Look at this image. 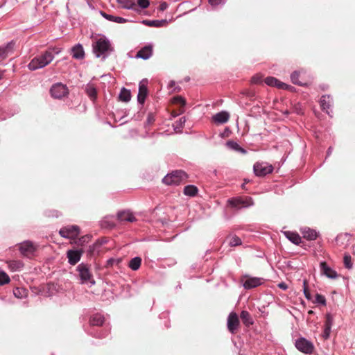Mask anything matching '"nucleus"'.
Wrapping results in <instances>:
<instances>
[{
    "instance_id": "f257e3e1",
    "label": "nucleus",
    "mask_w": 355,
    "mask_h": 355,
    "mask_svg": "<svg viewBox=\"0 0 355 355\" xmlns=\"http://www.w3.org/2000/svg\"><path fill=\"white\" fill-rule=\"evenodd\" d=\"M89 324L88 334L94 338H103L110 333L109 325L105 324V317L101 313H96L91 315Z\"/></svg>"
},
{
    "instance_id": "f03ea898",
    "label": "nucleus",
    "mask_w": 355,
    "mask_h": 355,
    "mask_svg": "<svg viewBox=\"0 0 355 355\" xmlns=\"http://www.w3.org/2000/svg\"><path fill=\"white\" fill-rule=\"evenodd\" d=\"M114 47L110 39L104 35L96 39L92 43V52L96 58L105 60L113 52Z\"/></svg>"
},
{
    "instance_id": "7ed1b4c3",
    "label": "nucleus",
    "mask_w": 355,
    "mask_h": 355,
    "mask_svg": "<svg viewBox=\"0 0 355 355\" xmlns=\"http://www.w3.org/2000/svg\"><path fill=\"white\" fill-rule=\"evenodd\" d=\"M54 58V55L50 50L45 51L41 55L33 58L27 65L31 71L42 69L50 64Z\"/></svg>"
},
{
    "instance_id": "20e7f679",
    "label": "nucleus",
    "mask_w": 355,
    "mask_h": 355,
    "mask_svg": "<svg viewBox=\"0 0 355 355\" xmlns=\"http://www.w3.org/2000/svg\"><path fill=\"white\" fill-rule=\"evenodd\" d=\"M187 173L183 170H175L166 174L162 182L166 185H179L188 178Z\"/></svg>"
},
{
    "instance_id": "39448f33",
    "label": "nucleus",
    "mask_w": 355,
    "mask_h": 355,
    "mask_svg": "<svg viewBox=\"0 0 355 355\" xmlns=\"http://www.w3.org/2000/svg\"><path fill=\"white\" fill-rule=\"evenodd\" d=\"M227 205L231 208L239 210L248 208L254 205V200L250 196H237L230 198L227 201Z\"/></svg>"
},
{
    "instance_id": "423d86ee",
    "label": "nucleus",
    "mask_w": 355,
    "mask_h": 355,
    "mask_svg": "<svg viewBox=\"0 0 355 355\" xmlns=\"http://www.w3.org/2000/svg\"><path fill=\"white\" fill-rule=\"evenodd\" d=\"M76 270L78 272V276L82 284H90L91 286L95 284V281L90 270V266L88 263H80L76 267Z\"/></svg>"
},
{
    "instance_id": "0eeeda50",
    "label": "nucleus",
    "mask_w": 355,
    "mask_h": 355,
    "mask_svg": "<svg viewBox=\"0 0 355 355\" xmlns=\"http://www.w3.org/2000/svg\"><path fill=\"white\" fill-rule=\"evenodd\" d=\"M51 96L53 98L61 99L69 94V89L66 85L61 83L53 84L50 88Z\"/></svg>"
},
{
    "instance_id": "6e6552de",
    "label": "nucleus",
    "mask_w": 355,
    "mask_h": 355,
    "mask_svg": "<svg viewBox=\"0 0 355 355\" xmlns=\"http://www.w3.org/2000/svg\"><path fill=\"white\" fill-rule=\"evenodd\" d=\"M295 346L300 352L306 354H310L314 350L313 343L304 337H300L295 340Z\"/></svg>"
},
{
    "instance_id": "1a4fd4ad",
    "label": "nucleus",
    "mask_w": 355,
    "mask_h": 355,
    "mask_svg": "<svg viewBox=\"0 0 355 355\" xmlns=\"http://www.w3.org/2000/svg\"><path fill=\"white\" fill-rule=\"evenodd\" d=\"M273 166L266 162H257L254 164L253 170L256 176L263 177L273 171Z\"/></svg>"
},
{
    "instance_id": "9d476101",
    "label": "nucleus",
    "mask_w": 355,
    "mask_h": 355,
    "mask_svg": "<svg viewBox=\"0 0 355 355\" xmlns=\"http://www.w3.org/2000/svg\"><path fill=\"white\" fill-rule=\"evenodd\" d=\"M84 252L83 248H73L69 249L66 253L68 263L71 266H75L80 260Z\"/></svg>"
},
{
    "instance_id": "9b49d317",
    "label": "nucleus",
    "mask_w": 355,
    "mask_h": 355,
    "mask_svg": "<svg viewBox=\"0 0 355 355\" xmlns=\"http://www.w3.org/2000/svg\"><path fill=\"white\" fill-rule=\"evenodd\" d=\"M80 232L79 226L76 225H67L62 227L60 231V235L66 239H73L77 237Z\"/></svg>"
},
{
    "instance_id": "f8f14e48",
    "label": "nucleus",
    "mask_w": 355,
    "mask_h": 355,
    "mask_svg": "<svg viewBox=\"0 0 355 355\" xmlns=\"http://www.w3.org/2000/svg\"><path fill=\"white\" fill-rule=\"evenodd\" d=\"M148 80L146 78L141 80L139 84V91L137 94V102L139 104L143 105L148 95Z\"/></svg>"
},
{
    "instance_id": "ddd939ff",
    "label": "nucleus",
    "mask_w": 355,
    "mask_h": 355,
    "mask_svg": "<svg viewBox=\"0 0 355 355\" xmlns=\"http://www.w3.org/2000/svg\"><path fill=\"white\" fill-rule=\"evenodd\" d=\"M17 41L12 40L10 42L0 46V60L6 59L10 55L14 53Z\"/></svg>"
},
{
    "instance_id": "4468645a",
    "label": "nucleus",
    "mask_w": 355,
    "mask_h": 355,
    "mask_svg": "<svg viewBox=\"0 0 355 355\" xmlns=\"http://www.w3.org/2000/svg\"><path fill=\"white\" fill-rule=\"evenodd\" d=\"M320 105L323 112H325L331 118L333 117L331 109L333 106V98L330 95H322L320 98Z\"/></svg>"
},
{
    "instance_id": "2eb2a0df",
    "label": "nucleus",
    "mask_w": 355,
    "mask_h": 355,
    "mask_svg": "<svg viewBox=\"0 0 355 355\" xmlns=\"http://www.w3.org/2000/svg\"><path fill=\"white\" fill-rule=\"evenodd\" d=\"M262 280V278L245 275L242 279V284L245 289L250 290L261 285Z\"/></svg>"
},
{
    "instance_id": "dca6fc26",
    "label": "nucleus",
    "mask_w": 355,
    "mask_h": 355,
    "mask_svg": "<svg viewBox=\"0 0 355 355\" xmlns=\"http://www.w3.org/2000/svg\"><path fill=\"white\" fill-rule=\"evenodd\" d=\"M264 83L268 86L275 87L278 89L291 90L294 88L293 86L281 82L277 78L272 76L266 77L264 80Z\"/></svg>"
},
{
    "instance_id": "f3484780",
    "label": "nucleus",
    "mask_w": 355,
    "mask_h": 355,
    "mask_svg": "<svg viewBox=\"0 0 355 355\" xmlns=\"http://www.w3.org/2000/svg\"><path fill=\"white\" fill-rule=\"evenodd\" d=\"M239 325V319L235 312H231L227 318V329L231 334H235Z\"/></svg>"
},
{
    "instance_id": "a211bd4d",
    "label": "nucleus",
    "mask_w": 355,
    "mask_h": 355,
    "mask_svg": "<svg viewBox=\"0 0 355 355\" xmlns=\"http://www.w3.org/2000/svg\"><path fill=\"white\" fill-rule=\"evenodd\" d=\"M153 44L150 43L141 47L137 53L136 58L144 60L149 59L153 55Z\"/></svg>"
},
{
    "instance_id": "6ab92c4d",
    "label": "nucleus",
    "mask_w": 355,
    "mask_h": 355,
    "mask_svg": "<svg viewBox=\"0 0 355 355\" xmlns=\"http://www.w3.org/2000/svg\"><path fill=\"white\" fill-rule=\"evenodd\" d=\"M321 273L325 275L327 278L335 279L338 277L337 272L328 266L327 262L321 261L320 263Z\"/></svg>"
},
{
    "instance_id": "aec40b11",
    "label": "nucleus",
    "mask_w": 355,
    "mask_h": 355,
    "mask_svg": "<svg viewBox=\"0 0 355 355\" xmlns=\"http://www.w3.org/2000/svg\"><path fill=\"white\" fill-rule=\"evenodd\" d=\"M300 232L302 236L308 241H315L320 236L319 232L308 227H302Z\"/></svg>"
},
{
    "instance_id": "412c9836",
    "label": "nucleus",
    "mask_w": 355,
    "mask_h": 355,
    "mask_svg": "<svg viewBox=\"0 0 355 355\" xmlns=\"http://www.w3.org/2000/svg\"><path fill=\"white\" fill-rule=\"evenodd\" d=\"M19 250L22 255L33 254L36 250L33 242L31 241H25L20 243Z\"/></svg>"
},
{
    "instance_id": "4be33fe9",
    "label": "nucleus",
    "mask_w": 355,
    "mask_h": 355,
    "mask_svg": "<svg viewBox=\"0 0 355 355\" xmlns=\"http://www.w3.org/2000/svg\"><path fill=\"white\" fill-rule=\"evenodd\" d=\"M72 58L76 60H83L85 58V51L81 44H75L71 49Z\"/></svg>"
},
{
    "instance_id": "5701e85b",
    "label": "nucleus",
    "mask_w": 355,
    "mask_h": 355,
    "mask_svg": "<svg viewBox=\"0 0 355 355\" xmlns=\"http://www.w3.org/2000/svg\"><path fill=\"white\" fill-rule=\"evenodd\" d=\"M116 218L119 221L135 222L136 218L129 211L122 210L117 212Z\"/></svg>"
},
{
    "instance_id": "b1692460",
    "label": "nucleus",
    "mask_w": 355,
    "mask_h": 355,
    "mask_svg": "<svg viewBox=\"0 0 355 355\" xmlns=\"http://www.w3.org/2000/svg\"><path fill=\"white\" fill-rule=\"evenodd\" d=\"M116 2L120 4L123 9L132 10L137 13L140 12V10L136 7V3L134 0H116Z\"/></svg>"
},
{
    "instance_id": "393cba45",
    "label": "nucleus",
    "mask_w": 355,
    "mask_h": 355,
    "mask_svg": "<svg viewBox=\"0 0 355 355\" xmlns=\"http://www.w3.org/2000/svg\"><path fill=\"white\" fill-rule=\"evenodd\" d=\"M100 14L104 19H105L110 21H112V22L118 23V24H123V23H126L128 21V19H127L125 18H123L121 17H118V16H114V15H112L110 14H107L105 12L102 11V10L100 11Z\"/></svg>"
},
{
    "instance_id": "a878e982",
    "label": "nucleus",
    "mask_w": 355,
    "mask_h": 355,
    "mask_svg": "<svg viewBox=\"0 0 355 355\" xmlns=\"http://www.w3.org/2000/svg\"><path fill=\"white\" fill-rule=\"evenodd\" d=\"M213 121L218 124H223L230 119V114L227 111H221L212 116Z\"/></svg>"
},
{
    "instance_id": "bb28decb",
    "label": "nucleus",
    "mask_w": 355,
    "mask_h": 355,
    "mask_svg": "<svg viewBox=\"0 0 355 355\" xmlns=\"http://www.w3.org/2000/svg\"><path fill=\"white\" fill-rule=\"evenodd\" d=\"M141 24L150 26V27H156L159 28L162 27L168 24L167 19H155V20H148L144 19L141 21Z\"/></svg>"
},
{
    "instance_id": "cd10ccee",
    "label": "nucleus",
    "mask_w": 355,
    "mask_h": 355,
    "mask_svg": "<svg viewBox=\"0 0 355 355\" xmlns=\"http://www.w3.org/2000/svg\"><path fill=\"white\" fill-rule=\"evenodd\" d=\"M284 234L288 240L295 245H298L302 241L300 236L295 232L285 231Z\"/></svg>"
},
{
    "instance_id": "c85d7f7f",
    "label": "nucleus",
    "mask_w": 355,
    "mask_h": 355,
    "mask_svg": "<svg viewBox=\"0 0 355 355\" xmlns=\"http://www.w3.org/2000/svg\"><path fill=\"white\" fill-rule=\"evenodd\" d=\"M102 228L112 229L116 226L115 218L114 216H106L101 221Z\"/></svg>"
},
{
    "instance_id": "c756f323",
    "label": "nucleus",
    "mask_w": 355,
    "mask_h": 355,
    "mask_svg": "<svg viewBox=\"0 0 355 355\" xmlns=\"http://www.w3.org/2000/svg\"><path fill=\"white\" fill-rule=\"evenodd\" d=\"M85 90L89 98L94 102L97 98V90L96 87L92 84H87Z\"/></svg>"
},
{
    "instance_id": "7c9ffc66",
    "label": "nucleus",
    "mask_w": 355,
    "mask_h": 355,
    "mask_svg": "<svg viewBox=\"0 0 355 355\" xmlns=\"http://www.w3.org/2000/svg\"><path fill=\"white\" fill-rule=\"evenodd\" d=\"M198 192V189L193 184H189L184 187L183 193L189 197H195Z\"/></svg>"
},
{
    "instance_id": "2f4dec72",
    "label": "nucleus",
    "mask_w": 355,
    "mask_h": 355,
    "mask_svg": "<svg viewBox=\"0 0 355 355\" xmlns=\"http://www.w3.org/2000/svg\"><path fill=\"white\" fill-rule=\"evenodd\" d=\"M142 259L140 257H135L132 258L128 263V267L133 271L137 270L141 264Z\"/></svg>"
},
{
    "instance_id": "473e14b6",
    "label": "nucleus",
    "mask_w": 355,
    "mask_h": 355,
    "mask_svg": "<svg viewBox=\"0 0 355 355\" xmlns=\"http://www.w3.org/2000/svg\"><path fill=\"white\" fill-rule=\"evenodd\" d=\"M240 318L243 323L247 327H249L253 324V320L248 311L243 310L240 314Z\"/></svg>"
},
{
    "instance_id": "72a5a7b5",
    "label": "nucleus",
    "mask_w": 355,
    "mask_h": 355,
    "mask_svg": "<svg viewBox=\"0 0 355 355\" xmlns=\"http://www.w3.org/2000/svg\"><path fill=\"white\" fill-rule=\"evenodd\" d=\"M119 98L121 101L128 103L131 99V92L130 90L122 87L121 92L119 94Z\"/></svg>"
},
{
    "instance_id": "f704fd0d",
    "label": "nucleus",
    "mask_w": 355,
    "mask_h": 355,
    "mask_svg": "<svg viewBox=\"0 0 355 355\" xmlns=\"http://www.w3.org/2000/svg\"><path fill=\"white\" fill-rule=\"evenodd\" d=\"M92 236L89 234L84 235L80 237L77 241H75V243L78 246L83 248L86 243H87L91 239Z\"/></svg>"
},
{
    "instance_id": "c9c22d12",
    "label": "nucleus",
    "mask_w": 355,
    "mask_h": 355,
    "mask_svg": "<svg viewBox=\"0 0 355 355\" xmlns=\"http://www.w3.org/2000/svg\"><path fill=\"white\" fill-rule=\"evenodd\" d=\"M227 239H229V245L231 247H236L242 244L241 239L236 235L228 236Z\"/></svg>"
},
{
    "instance_id": "e433bc0d",
    "label": "nucleus",
    "mask_w": 355,
    "mask_h": 355,
    "mask_svg": "<svg viewBox=\"0 0 355 355\" xmlns=\"http://www.w3.org/2000/svg\"><path fill=\"white\" fill-rule=\"evenodd\" d=\"M300 72L298 71H294L291 74V82L296 85L304 86L306 84L299 80Z\"/></svg>"
},
{
    "instance_id": "4c0bfd02",
    "label": "nucleus",
    "mask_w": 355,
    "mask_h": 355,
    "mask_svg": "<svg viewBox=\"0 0 355 355\" xmlns=\"http://www.w3.org/2000/svg\"><path fill=\"white\" fill-rule=\"evenodd\" d=\"M155 121V114L153 112H148L146 121L144 123L145 129H148V127L154 123Z\"/></svg>"
},
{
    "instance_id": "58836bf2",
    "label": "nucleus",
    "mask_w": 355,
    "mask_h": 355,
    "mask_svg": "<svg viewBox=\"0 0 355 355\" xmlns=\"http://www.w3.org/2000/svg\"><path fill=\"white\" fill-rule=\"evenodd\" d=\"M10 281V279L9 277V276L8 275V274L3 271V270H1L0 271V285L2 286V285H5L6 284H8Z\"/></svg>"
},
{
    "instance_id": "ea45409f",
    "label": "nucleus",
    "mask_w": 355,
    "mask_h": 355,
    "mask_svg": "<svg viewBox=\"0 0 355 355\" xmlns=\"http://www.w3.org/2000/svg\"><path fill=\"white\" fill-rule=\"evenodd\" d=\"M344 266L347 269H351L353 266L352 257L349 254H345L343 257Z\"/></svg>"
},
{
    "instance_id": "a19ab883",
    "label": "nucleus",
    "mask_w": 355,
    "mask_h": 355,
    "mask_svg": "<svg viewBox=\"0 0 355 355\" xmlns=\"http://www.w3.org/2000/svg\"><path fill=\"white\" fill-rule=\"evenodd\" d=\"M226 146L227 148H229L230 149L234 150V151H237V150L239 149L240 145L236 142V141H234L233 140H229L226 142Z\"/></svg>"
},
{
    "instance_id": "79ce46f5",
    "label": "nucleus",
    "mask_w": 355,
    "mask_h": 355,
    "mask_svg": "<svg viewBox=\"0 0 355 355\" xmlns=\"http://www.w3.org/2000/svg\"><path fill=\"white\" fill-rule=\"evenodd\" d=\"M186 122V117L182 116L178 120L175 121V125H174V129H182Z\"/></svg>"
},
{
    "instance_id": "37998d69",
    "label": "nucleus",
    "mask_w": 355,
    "mask_h": 355,
    "mask_svg": "<svg viewBox=\"0 0 355 355\" xmlns=\"http://www.w3.org/2000/svg\"><path fill=\"white\" fill-rule=\"evenodd\" d=\"M315 302L317 304H321L322 306H326V304H327V301H326L325 297L319 293H317L315 295Z\"/></svg>"
},
{
    "instance_id": "c03bdc74",
    "label": "nucleus",
    "mask_w": 355,
    "mask_h": 355,
    "mask_svg": "<svg viewBox=\"0 0 355 355\" xmlns=\"http://www.w3.org/2000/svg\"><path fill=\"white\" fill-rule=\"evenodd\" d=\"M303 291H304V295L306 299L308 300H311L312 298V296L309 292L306 280H304V282H303Z\"/></svg>"
},
{
    "instance_id": "a18cd8bd",
    "label": "nucleus",
    "mask_w": 355,
    "mask_h": 355,
    "mask_svg": "<svg viewBox=\"0 0 355 355\" xmlns=\"http://www.w3.org/2000/svg\"><path fill=\"white\" fill-rule=\"evenodd\" d=\"M334 323V318L330 313H327L325 315L324 327H332Z\"/></svg>"
},
{
    "instance_id": "49530a36",
    "label": "nucleus",
    "mask_w": 355,
    "mask_h": 355,
    "mask_svg": "<svg viewBox=\"0 0 355 355\" xmlns=\"http://www.w3.org/2000/svg\"><path fill=\"white\" fill-rule=\"evenodd\" d=\"M209 3L212 8H216L218 6L222 7L226 3V0H209Z\"/></svg>"
},
{
    "instance_id": "de8ad7c7",
    "label": "nucleus",
    "mask_w": 355,
    "mask_h": 355,
    "mask_svg": "<svg viewBox=\"0 0 355 355\" xmlns=\"http://www.w3.org/2000/svg\"><path fill=\"white\" fill-rule=\"evenodd\" d=\"M137 5L139 7V9H146L149 7L150 6V1L149 0H137Z\"/></svg>"
},
{
    "instance_id": "09e8293b",
    "label": "nucleus",
    "mask_w": 355,
    "mask_h": 355,
    "mask_svg": "<svg viewBox=\"0 0 355 355\" xmlns=\"http://www.w3.org/2000/svg\"><path fill=\"white\" fill-rule=\"evenodd\" d=\"M174 101L175 103L180 104L182 107L186 105V100L181 96H177L174 97Z\"/></svg>"
},
{
    "instance_id": "8fccbe9b",
    "label": "nucleus",
    "mask_w": 355,
    "mask_h": 355,
    "mask_svg": "<svg viewBox=\"0 0 355 355\" xmlns=\"http://www.w3.org/2000/svg\"><path fill=\"white\" fill-rule=\"evenodd\" d=\"M45 214H46V216H47L49 217H55V218H58L59 216L60 215V212L57 210L46 211L45 212Z\"/></svg>"
},
{
    "instance_id": "3c124183",
    "label": "nucleus",
    "mask_w": 355,
    "mask_h": 355,
    "mask_svg": "<svg viewBox=\"0 0 355 355\" xmlns=\"http://www.w3.org/2000/svg\"><path fill=\"white\" fill-rule=\"evenodd\" d=\"M99 247L96 245V242H94L92 245L89 246V248L87 250V252L89 254H92L98 250Z\"/></svg>"
},
{
    "instance_id": "603ef678",
    "label": "nucleus",
    "mask_w": 355,
    "mask_h": 355,
    "mask_svg": "<svg viewBox=\"0 0 355 355\" xmlns=\"http://www.w3.org/2000/svg\"><path fill=\"white\" fill-rule=\"evenodd\" d=\"M331 328L330 327H324L323 333H322V337L324 340H327L330 337Z\"/></svg>"
},
{
    "instance_id": "864d4df0",
    "label": "nucleus",
    "mask_w": 355,
    "mask_h": 355,
    "mask_svg": "<svg viewBox=\"0 0 355 355\" xmlns=\"http://www.w3.org/2000/svg\"><path fill=\"white\" fill-rule=\"evenodd\" d=\"M231 134V130L230 128L225 127L224 130L220 133V137L222 138L227 137Z\"/></svg>"
},
{
    "instance_id": "5fc2aeb1",
    "label": "nucleus",
    "mask_w": 355,
    "mask_h": 355,
    "mask_svg": "<svg viewBox=\"0 0 355 355\" xmlns=\"http://www.w3.org/2000/svg\"><path fill=\"white\" fill-rule=\"evenodd\" d=\"M262 82V80H261V77L259 75H254V76H252V83H254V84H260Z\"/></svg>"
},
{
    "instance_id": "6e6d98bb",
    "label": "nucleus",
    "mask_w": 355,
    "mask_h": 355,
    "mask_svg": "<svg viewBox=\"0 0 355 355\" xmlns=\"http://www.w3.org/2000/svg\"><path fill=\"white\" fill-rule=\"evenodd\" d=\"M12 267L17 269V270H19L21 268H22L24 266V264L22 263L21 261H13L11 265H10Z\"/></svg>"
},
{
    "instance_id": "4d7b16f0",
    "label": "nucleus",
    "mask_w": 355,
    "mask_h": 355,
    "mask_svg": "<svg viewBox=\"0 0 355 355\" xmlns=\"http://www.w3.org/2000/svg\"><path fill=\"white\" fill-rule=\"evenodd\" d=\"M168 8V4L166 1H162L158 8L159 11H164Z\"/></svg>"
},
{
    "instance_id": "13d9d810",
    "label": "nucleus",
    "mask_w": 355,
    "mask_h": 355,
    "mask_svg": "<svg viewBox=\"0 0 355 355\" xmlns=\"http://www.w3.org/2000/svg\"><path fill=\"white\" fill-rule=\"evenodd\" d=\"M95 242H96V245H98V247L100 248L102 245L107 243V239L105 238L98 239Z\"/></svg>"
},
{
    "instance_id": "bf43d9fd",
    "label": "nucleus",
    "mask_w": 355,
    "mask_h": 355,
    "mask_svg": "<svg viewBox=\"0 0 355 355\" xmlns=\"http://www.w3.org/2000/svg\"><path fill=\"white\" fill-rule=\"evenodd\" d=\"M49 50H50L53 53V54L55 53L58 55L61 52L62 49L60 47H53L52 49H49Z\"/></svg>"
},
{
    "instance_id": "052dcab7",
    "label": "nucleus",
    "mask_w": 355,
    "mask_h": 355,
    "mask_svg": "<svg viewBox=\"0 0 355 355\" xmlns=\"http://www.w3.org/2000/svg\"><path fill=\"white\" fill-rule=\"evenodd\" d=\"M278 287L284 291H286L288 288V286L285 282H280L278 284Z\"/></svg>"
},
{
    "instance_id": "680f3d73",
    "label": "nucleus",
    "mask_w": 355,
    "mask_h": 355,
    "mask_svg": "<svg viewBox=\"0 0 355 355\" xmlns=\"http://www.w3.org/2000/svg\"><path fill=\"white\" fill-rule=\"evenodd\" d=\"M119 260H116L114 258H110L107 260V263L109 266H112L115 262H119Z\"/></svg>"
},
{
    "instance_id": "e2e57ef3",
    "label": "nucleus",
    "mask_w": 355,
    "mask_h": 355,
    "mask_svg": "<svg viewBox=\"0 0 355 355\" xmlns=\"http://www.w3.org/2000/svg\"><path fill=\"white\" fill-rule=\"evenodd\" d=\"M236 152L240 153L241 154H246L247 150L240 146Z\"/></svg>"
},
{
    "instance_id": "0e129e2a",
    "label": "nucleus",
    "mask_w": 355,
    "mask_h": 355,
    "mask_svg": "<svg viewBox=\"0 0 355 355\" xmlns=\"http://www.w3.org/2000/svg\"><path fill=\"white\" fill-rule=\"evenodd\" d=\"M236 152L240 153L241 154H246L247 150L240 146Z\"/></svg>"
},
{
    "instance_id": "69168bd1",
    "label": "nucleus",
    "mask_w": 355,
    "mask_h": 355,
    "mask_svg": "<svg viewBox=\"0 0 355 355\" xmlns=\"http://www.w3.org/2000/svg\"><path fill=\"white\" fill-rule=\"evenodd\" d=\"M333 152V147L332 146H329L327 150V155H326V158L327 157H329L331 155V154Z\"/></svg>"
},
{
    "instance_id": "338daca9",
    "label": "nucleus",
    "mask_w": 355,
    "mask_h": 355,
    "mask_svg": "<svg viewBox=\"0 0 355 355\" xmlns=\"http://www.w3.org/2000/svg\"><path fill=\"white\" fill-rule=\"evenodd\" d=\"M14 295H15V297H19L20 291H19V289L18 288H17L16 290L14 291Z\"/></svg>"
},
{
    "instance_id": "774afa93",
    "label": "nucleus",
    "mask_w": 355,
    "mask_h": 355,
    "mask_svg": "<svg viewBox=\"0 0 355 355\" xmlns=\"http://www.w3.org/2000/svg\"><path fill=\"white\" fill-rule=\"evenodd\" d=\"M340 236H341V235H338V236H336V241L337 242L338 241V240H339V239L340 238Z\"/></svg>"
}]
</instances>
